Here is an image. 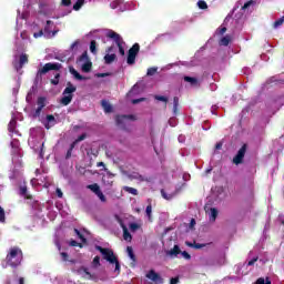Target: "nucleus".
<instances>
[{
    "instance_id": "10",
    "label": "nucleus",
    "mask_w": 284,
    "mask_h": 284,
    "mask_svg": "<svg viewBox=\"0 0 284 284\" xmlns=\"http://www.w3.org/2000/svg\"><path fill=\"white\" fill-rule=\"evenodd\" d=\"M69 72L70 74H72L74 77V79H77L78 81H85L88 78L81 75L79 73V71H77V69H74V67H69Z\"/></svg>"
},
{
    "instance_id": "12",
    "label": "nucleus",
    "mask_w": 284,
    "mask_h": 284,
    "mask_svg": "<svg viewBox=\"0 0 284 284\" xmlns=\"http://www.w3.org/2000/svg\"><path fill=\"white\" fill-rule=\"evenodd\" d=\"M114 61H116V54H114V53H106L105 55H104V63L106 64V65H110L111 63H114Z\"/></svg>"
},
{
    "instance_id": "33",
    "label": "nucleus",
    "mask_w": 284,
    "mask_h": 284,
    "mask_svg": "<svg viewBox=\"0 0 284 284\" xmlns=\"http://www.w3.org/2000/svg\"><path fill=\"white\" fill-rule=\"evenodd\" d=\"M159 72V68L158 67H151L148 69L146 71V77H154V74Z\"/></svg>"
},
{
    "instance_id": "56",
    "label": "nucleus",
    "mask_w": 284,
    "mask_h": 284,
    "mask_svg": "<svg viewBox=\"0 0 284 284\" xmlns=\"http://www.w3.org/2000/svg\"><path fill=\"white\" fill-rule=\"evenodd\" d=\"M55 193H57L58 199H63V191H61V189L58 187L55 190Z\"/></svg>"
},
{
    "instance_id": "58",
    "label": "nucleus",
    "mask_w": 284,
    "mask_h": 284,
    "mask_svg": "<svg viewBox=\"0 0 284 284\" xmlns=\"http://www.w3.org/2000/svg\"><path fill=\"white\" fill-rule=\"evenodd\" d=\"M142 101H145V98L134 99L132 100L133 105H136V103H141Z\"/></svg>"
},
{
    "instance_id": "47",
    "label": "nucleus",
    "mask_w": 284,
    "mask_h": 284,
    "mask_svg": "<svg viewBox=\"0 0 284 284\" xmlns=\"http://www.w3.org/2000/svg\"><path fill=\"white\" fill-rule=\"evenodd\" d=\"M80 43H81V41L75 40V41L71 44L70 50H72V52H74V50H77V48H79Z\"/></svg>"
},
{
    "instance_id": "50",
    "label": "nucleus",
    "mask_w": 284,
    "mask_h": 284,
    "mask_svg": "<svg viewBox=\"0 0 284 284\" xmlns=\"http://www.w3.org/2000/svg\"><path fill=\"white\" fill-rule=\"evenodd\" d=\"M183 258H185V261H190V258H192V255H190V253H187V251H183L181 252Z\"/></svg>"
},
{
    "instance_id": "53",
    "label": "nucleus",
    "mask_w": 284,
    "mask_h": 284,
    "mask_svg": "<svg viewBox=\"0 0 284 284\" xmlns=\"http://www.w3.org/2000/svg\"><path fill=\"white\" fill-rule=\"evenodd\" d=\"M253 3H254L253 0L245 2L244 6L242 7V10H247V8H250V6H252Z\"/></svg>"
},
{
    "instance_id": "6",
    "label": "nucleus",
    "mask_w": 284,
    "mask_h": 284,
    "mask_svg": "<svg viewBox=\"0 0 284 284\" xmlns=\"http://www.w3.org/2000/svg\"><path fill=\"white\" fill-rule=\"evenodd\" d=\"M245 152H247V144H243L237 151V154L233 158L234 165H241L245 159Z\"/></svg>"
},
{
    "instance_id": "23",
    "label": "nucleus",
    "mask_w": 284,
    "mask_h": 284,
    "mask_svg": "<svg viewBox=\"0 0 284 284\" xmlns=\"http://www.w3.org/2000/svg\"><path fill=\"white\" fill-rule=\"evenodd\" d=\"M124 192L132 194L133 196H139V191L132 186H123Z\"/></svg>"
},
{
    "instance_id": "64",
    "label": "nucleus",
    "mask_w": 284,
    "mask_h": 284,
    "mask_svg": "<svg viewBox=\"0 0 284 284\" xmlns=\"http://www.w3.org/2000/svg\"><path fill=\"white\" fill-rule=\"evenodd\" d=\"M221 148H223V143L222 142H217L215 144V150H221Z\"/></svg>"
},
{
    "instance_id": "20",
    "label": "nucleus",
    "mask_w": 284,
    "mask_h": 284,
    "mask_svg": "<svg viewBox=\"0 0 284 284\" xmlns=\"http://www.w3.org/2000/svg\"><path fill=\"white\" fill-rule=\"evenodd\" d=\"M217 216H219V210H216V207H211L210 221L214 223Z\"/></svg>"
},
{
    "instance_id": "42",
    "label": "nucleus",
    "mask_w": 284,
    "mask_h": 284,
    "mask_svg": "<svg viewBox=\"0 0 284 284\" xmlns=\"http://www.w3.org/2000/svg\"><path fill=\"white\" fill-rule=\"evenodd\" d=\"M74 233L77 234V236L83 242L85 243V236H83V233L81 231H79L78 229H74Z\"/></svg>"
},
{
    "instance_id": "62",
    "label": "nucleus",
    "mask_w": 284,
    "mask_h": 284,
    "mask_svg": "<svg viewBox=\"0 0 284 284\" xmlns=\"http://www.w3.org/2000/svg\"><path fill=\"white\" fill-rule=\"evenodd\" d=\"M72 156V149H69L65 154V159H70Z\"/></svg>"
},
{
    "instance_id": "2",
    "label": "nucleus",
    "mask_w": 284,
    "mask_h": 284,
    "mask_svg": "<svg viewBox=\"0 0 284 284\" xmlns=\"http://www.w3.org/2000/svg\"><path fill=\"white\" fill-rule=\"evenodd\" d=\"M95 250L102 254L104 261H108L111 265H115V272L121 274V264L119 263V258L114 255V251L111 248H105L102 246L97 245Z\"/></svg>"
},
{
    "instance_id": "40",
    "label": "nucleus",
    "mask_w": 284,
    "mask_h": 284,
    "mask_svg": "<svg viewBox=\"0 0 284 284\" xmlns=\"http://www.w3.org/2000/svg\"><path fill=\"white\" fill-rule=\"evenodd\" d=\"M283 23H284V16H283L282 18L277 19V20L274 22L273 27H274V28H281V26H282Z\"/></svg>"
},
{
    "instance_id": "13",
    "label": "nucleus",
    "mask_w": 284,
    "mask_h": 284,
    "mask_svg": "<svg viewBox=\"0 0 284 284\" xmlns=\"http://www.w3.org/2000/svg\"><path fill=\"white\" fill-rule=\"evenodd\" d=\"M125 119H131L132 121H134V115H118L115 118L116 125H123V121H125Z\"/></svg>"
},
{
    "instance_id": "4",
    "label": "nucleus",
    "mask_w": 284,
    "mask_h": 284,
    "mask_svg": "<svg viewBox=\"0 0 284 284\" xmlns=\"http://www.w3.org/2000/svg\"><path fill=\"white\" fill-rule=\"evenodd\" d=\"M61 68H63V65L59 62H53V63L48 62L43 65L42 69L38 70L36 79H41V77H43V74H48V72H50L51 70L59 72V70H61Z\"/></svg>"
},
{
    "instance_id": "7",
    "label": "nucleus",
    "mask_w": 284,
    "mask_h": 284,
    "mask_svg": "<svg viewBox=\"0 0 284 284\" xmlns=\"http://www.w3.org/2000/svg\"><path fill=\"white\" fill-rule=\"evenodd\" d=\"M146 278H149V281H153V283H163V278L154 270L146 273Z\"/></svg>"
},
{
    "instance_id": "22",
    "label": "nucleus",
    "mask_w": 284,
    "mask_h": 284,
    "mask_svg": "<svg viewBox=\"0 0 284 284\" xmlns=\"http://www.w3.org/2000/svg\"><path fill=\"white\" fill-rule=\"evenodd\" d=\"M161 195H162V199H165V201H172L174 196H176V194L174 193H170L168 194V192H165V190H161Z\"/></svg>"
},
{
    "instance_id": "1",
    "label": "nucleus",
    "mask_w": 284,
    "mask_h": 284,
    "mask_svg": "<svg viewBox=\"0 0 284 284\" xmlns=\"http://www.w3.org/2000/svg\"><path fill=\"white\" fill-rule=\"evenodd\" d=\"M23 261V251L19 246L10 247L7 256H6V263L9 265V267H12L13 270H17L19 265H21Z\"/></svg>"
},
{
    "instance_id": "18",
    "label": "nucleus",
    "mask_w": 284,
    "mask_h": 284,
    "mask_svg": "<svg viewBox=\"0 0 284 284\" xmlns=\"http://www.w3.org/2000/svg\"><path fill=\"white\" fill-rule=\"evenodd\" d=\"M122 230L124 241H132V234H130V231H128V226H125V224H122Z\"/></svg>"
},
{
    "instance_id": "55",
    "label": "nucleus",
    "mask_w": 284,
    "mask_h": 284,
    "mask_svg": "<svg viewBox=\"0 0 284 284\" xmlns=\"http://www.w3.org/2000/svg\"><path fill=\"white\" fill-rule=\"evenodd\" d=\"M60 255L62 256V261L67 262L68 258H70V255H68L67 252H61Z\"/></svg>"
},
{
    "instance_id": "44",
    "label": "nucleus",
    "mask_w": 284,
    "mask_h": 284,
    "mask_svg": "<svg viewBox=\"0 0 284 284\" xmlns=\"http://www.w3.org/2000/svg\"><path fill=\"white\" fill-rule=\"evenodd\" d=\"M93 265H94V267H99V266H101V257L100 256H95L94 258H93Z\"/></svg>"
},
{
    "instance_id": "46",
    "label": "nucleus",
    "mask_w": 284,
    "mask_h": 284,
    "mask_svg": "<svg viewBox=\"0 0 284 284\" xmlns=\"http://www.w3.org/2000/svg\"><path fill=\"white\" fill-rule=\"evenodd\" d=\"M69 245L71 247H83V245H81L79 242H77V240H71Z\"/></svg>"
},
{
    "instance_id": "34",
    "label": "nucleus",
    "mask_w": 284,
    "mask_h": 284,
    "mask_svg": "<svg viewBox=\"0 0 284 284\" xmlns=\"http://www.w3.org/2000/svg\"><path fill=\"white\" fill-rule=\"evenodd\" d=\"M16 129H17V120L12 119L9 122L8 130H9V132H14Z\"/></svg>"
},
{
    "instance_id": "8",
    "label": "nucleus",
    "mask_w": 284,
    "mask_h": 284,
    "mask_svg": "<svg viewBox=\"0 0 284 284\" xmlns=\"http://www.w3.org/2000/svg\"><path fill=\"white\" fill-rule=\"evenodd\" d=\"M130 179H134L135 181H140V183H150L151 179L144 175H141L140 173H133L130 175Z\"/></svg>"
},
{
    "instance_id": "29",
    "label": "nucleus",
    "mask_w": 284,
    "mask_h": 284,
    "mask_svg": "<svg viewBox=\"0 0 284 284\" xmlns=\"http://www.w3.org/2000/svg\"><path fill=\"white\" fill-rule=\"evenodd\" d=\"M51 26H54V22H52L51 20H48L47 24L44 27L45 34H51V32H52V27Z\"/></svg>"
},
{
    "instance_id": "15",
    "label": "nucleus",
    "mask_w": 284,
    "mask_h": 284,
    "mask_svg": "<svg viewBox=\"0 0 284 284\" xmlns=\"http://www.w3.org/2000/svg\"><path fill=\"white\" fill-rule=\"evenodd\" d=\"M28 54H26V53H22L21 55H20V59H19V65L18 67H16L17 68V70H21V68H23V65L26 64V63H28Z\"/></svg>"
},
{
    "instance_id": "30",
    "label": "nucleus",
    "mask_w": 284,
    "mask_h": 284,
    "mask_svg": "<svg viewBox=\"0 0 284 284\" xmlns=\"http://www.w3.org/2000/svg\"><path fill=\"white\" fill-rule=\"evenodd\" d=\"M173 114H179V97L173 98Z\"/></svg>"
},
{
    "instance_id": "52",
    "label": "nucleus",
    "mask_w": 284,
    "mask_h": 284,
    "mask_svg": "<svg viewBox=\"0 0 284 284\" xmlns=\"http://www.w3.org/2000/svg\"><path fill=\"white\" fill-rule=\"evenodd\" d=\"M81 270H82V272H84V274L88 275V278H89V280H92V273H90V272L88 271V267H81Z\"/></svg>"
},
{
    "instance_id": "32",
    "label": "nucleus",
    "mask_w": 284,
    "mask_h": 284,
    "mask_svg": "<svg viewBox=\"0 0 284 284\" xmlns=\"http://www.w3.org/2000/svg\"><path fill=\"white\" fill-rule=\"evenodd\" d=\"M126 252H128L129 257L131 258V261L135 262L136 261V255H134V250L132 248V246H128Z\"/></svg>"
},
{
    "instance_id": "57",
    "label": "nucleus",
    "mask_w": 284,
    "mask_h": 284,
    "mask_svg": "<svg viewBox=\"0 0 284 284\" xmlns=\"http://www.w3.org/2000/svg\"><path fill=\"white\" fill-rule=\"evenodd\" d=\"M43 36V30H40L39 32L33 33L34 39H39Z\"/></svg>"
},
{
    "instance_id": "27",
    "label": "nucleus",
    "mask_w": 284,
    "mask_h": 284,
    "mask_svg": "<svg viewBox=\"0 0 284 284\" xmlns=\"http://www.w3.org/2000/svg\"><path fill=\"white\" fill-rule=\"evenodd\" d=\"M90 61V57H88V51H84L79 58L78 63H83Z\"/></svg>"
},
{
    "instance_id": "24",
    "label": "nucleus",
    "mask_w": 284,
    "mask_h": 284,
    "mask_svg": "<svg viewBox=\"0 0 284 284\" xmlns=\"http://www.w3.org/2000/svg\"><path fill=\"white\" fill-rule=\"evenodd\" d=\"M48 99L45 97H39L37 100L38 108H45Z\"/></svg>"
},
{
    "instance_id": "17",
    "label": "nucleus",
    "mask_w": 284,
    "mask_h": 284,
    "mask_svg": "<svg viewBox=\"0 0 284 284\" xmlns=\"http://www.w3.org/2000/svg\"><path fill=\"white\" fill-rule=\"evenodd\" d=\"M101 105L106 114H110V112H112V104H110L108 100H102Z\"/></svg>"
},
{
    "instance_id": "59",
    "label": "nucleus",
    "mask_w": 284,
    "mask_h": 284,
    "mask_svg": "<svg viewBox=\"0 0 284 284\" xmlns=\"http://www.w3.org/2000/svg\"><path fill=\"white\" fill-rule=\"evenodd\" d=\"M255 284H265V278L258 277L255 282Z\"/></svg>"
},
{
    "instance_id": "54",
    "label": "nucleus",
    "mask_w": 284,
    "mask_h": 284,
    "mask_svg": "<svg viewBox=\"0 0 284 284\" xmlns=\"http://www.w3.org/2000/svg\"><path fill=\"white\" fill-rule=\"evenodd\" d=\"M87 154H88V156H91V154L93 156H99V151H94V150L91 149L90 151L87 152Z\"/></svg>"
},
{
    "instance_id": "3",
    "label": "nucleus",
    "mask_w": 284,
    "mask_h": 284,
    "mask_svg": "<svg viewBox=\"0 0 284 284\" xmlns=\"http://www.w3.org/2000/svg\"><path fill=\"white\" fill-rule=\"evenodd\" d=\"M106 37L108 39H112L114 41V43L119 48V53L121 54V57H125V49L123 48L125 41H123L121 34L116 33L113 30H109Z\"/></svg>"
},
{
    "instance_id": "48",
    "label": "nucleus",
    "mask_w": 284,
    "mask_h": 284,
    "mask_svg": "<svg viewBox=\"0 0 284 284\" xmlns=\"http://www.w3.org/2000/svg\"><path fill=\"white\" fill-rule=\"evenodd\" d=\"M85 139H88V134L82 133L81 135L78 136V139L75 140V143H81V141H85Z\"/></svg>"
},
{
    "instance_id": "14",
    "label": "nucleus",
    "mask_w": 284,
    "mask_h": 284,
    "mask_svg": "<svg viewBox=\"0 0 284 284\" xmlns=\"http://www.w3.org/2000/svg\"><path fill=\"white\" fill-rule=\"evenodd\" d=\"M73 94H65V95H63L62 98H61V100H60V103L62 104V105H70V103H72V99H73Z\"/></svg>"
},
{
    "instance_id": "35",
    "label": "nucleus",
    "mask_w": 284,
    "mask_h": 284,
    "mask_svg": "<svg viewBox=\"0 0 284 284\" xmlns=\"http://www.w3.org/2000/svg\"><path fill=\"white\" fill-rule=\"evenodd\" d=\"M90 52H92V54H97V41L92 40L90 42Z\"/></svg>"
},
{
    "instance_id": "61",
    "label": "nucleus",
    "mask_w": 284,
    "mask_h": 284,
    "mask_svg": "<svg viewBox=\"0 0 284 284\" xmlns=\"http://www.w3.org/2000/svg\"><path fill=\"white\" fill-rule=\"evenodd\" d=\"M170 284H179V277H172Z\"/></svg>"
},
{
    "instance_id": "45",
    "label": "nucleus",
    "mask_w": 284,
    "mask_h": 284,
    "mask_svg": "<svg viewBox=\"0 0 284 284\" xmlns=\"http://www.w3.org/2000/svg\"><path fill=\"white\" fill-rule=\"evenodd\" d=\"M43 111V109L41 106H38L33 113V118L38 119V116H41V112Z\"/></svg>"
},
{
    "instance_id": "39",
    "label": "nucleus",
    "mask_w": 284,
    "mask_h": 284,
    "mask_svg": "<svg viewBox=\"0 0 284 284\" xmlns=\"http://www.w3.org/2000/svg\"><path fill=\"white\" fill-rule=\"evenodd\" d=\"M20 194L22 196H26V199H31L30 196H28V187L27 186H21L20 187Z\"/></svg>"
},
{
    "instance_id": "16",
    "label": "nucleus",
    "mask_w": 284,
    "mask_h": 284,
    "mask_svg": "<svg viewBox=\"0 0 284 284\" xmlns=\"http://www.w3.org/2000/svg\"><path fill=\"white\" fill-rule=\"evenodd\" d=\"M166 254L169 256H179V254H181V247H179V245L175 244L173 248L166 252Z\"/></svg>"
},
{
    "instance_id": "28",
    "label": "nucleus",
    "mask_w": 284,
    "mask_h": 284,
    "mask_svg": "<svg viewBox=\"0 0 284 284\" xmlns=\"http://www.w3.org/2000/svg\"><path fill=\"white\" fill-rule=\"evenodd\" d=\"M88 190H91V192H93V194H97L98 192L101 191V186H99V184L94 183V184L88 185Z\"/></svg>"
},
{
    "instance_id": "51",
    "label": "nucleus",
    "mask_w": 284,
    "mask_h": 284,
    "mask_svg": "<svg viewBox=\"0 0 284 284\" xmlns=\"http://www.w3.org/2000/svg\"><path fill=\"white\" fill-rule=\"evenodd\" d=\"M61 6H63L64 8H68L72 6V0H62Z\"/></svg>"
},
{
    "instance_id": "11",
    "label": "nucleus",
    "mask_w": 284,
    "mask_h": 284,
    "mask_svg": "<svg viewBox=\"0 0 284 284\" xmlns=\"http://www.w3.org/2000/svg\"><path fill=\"white\" fill-rule=\"evenodd\" d=\"M73 92H77V87H74L73 84H72V82H68L67 83V88L64 89V91H63V95H70V94H72Z\"/></svg>"
},
{
    "instance_id": "60",
    "label": "nucleus",
    "mask_w": 284,
    "mask_h": 284,
    "mask_svg": "<svg viewBox=\"0 0 284 284\" xmlns=\"http://www.w3.org/2000/svg\"><path fill=\"white\" fill-rule=\"evenodd\" d=\"M256 261H258V257H254L253 260L248 261L247 265L252 266L254 263H256Z\"/></svg>"
},
{
    "instance_id": "19",
    "label": "nucleus",
    "mask_w": 284,
    "mask_h": 284,
    "mask_svg": "<svg viewBox=\"0 0 284 284\" xmlns=\"http://www.w3.org/2000/svg\"><path fill=\"white\" fill-rule=\"evenodd\" d=\"M82 72H92V61H87L85 63L82 64V68H81Z\"/></svg>"
},
{
    "instance_id": "49",
    "label": "nucleus",
    "mask_w": 284,
    "mask_h": 284,
    "mask_svg": "<svg viewBox=\"0 0 284 284\" xmlns=\"http://www.w3.org/2000/svg\"><path fill=\"white\" fill-rule=\"evenodd\" d=\"M129 227H130L131 232H136V230H139V227H141V226L136 223H131L129 225Z\"/></svg>"
},
{
    "instance_id": "38",
    "label": "nucleus",
    "mask_w": 284,
    "mask_h": 284,
    "mask_svg": "<svg viewBox=\"0 0 284 284\" xmlns=\"http://www.w3.org/2000/svg\"><path fill=\"white\" fill-rule=\"evenodd\" d=\"M155 101H162V103H168L169 99L164 95H154Z\"/></svg>"
},
{
    "instance_id": "25",
    "label": "nucleus",
    "mask_w": 284,
    "mask_h": 284,
    "mask_svg": "<svg viewBox=\"0 0 284 284\" xmlns=\"http://www.w3.org/2000/svg\"><path fill=\"white\" fill-rule=\"evenodd\" d=\"M184 81L186 83H191V85H199V80L196 78H192V77L185 75L184 77Z\"/></svg>"
},
{
    "instance_id": "31",
    "label": "nucleus",
    "mask_w": 284,
    "mask_h": 284,
    "mask_svg": "<svg viewBox=\"0 0 284 284\" xmlns=\"http://www.w3.org/2000/svg\"><path fill=\"white\" fill-rule=\"evenodd\" d=\"M230 41H232V38L230 36H225L220 40V45H230Z\"/></svg>"
},
{
    "instance_id": "37",
    "label": "nucleus",
    "mask_w": 284,
    "mask_h": 284,
    "mask_svg": "<svg viewBox=\"0 0 284 284\" xmlns=\"http://www.w3.org/2000/svg\"><path fill=\"white\" fill-rule=\"evenodd\" d=\"M145 212H146V216H148L149 221H152V204H149L146 206Z\"/></svg>"
},
{
    "instance_id": "9",
    "label": "nucleus",
    "mask_w": 284,
    "mask_h": 284,
    "mask_svg": "<svg viewBox=\"0 0 284 284\" xmlns=\"http://www.w3.org/2000/svg\"><path fill=\"white\" fill-rule=\"evenodd\" d=\"M57 123V119L52 114L47 115V123H44L45 130H50V128L54 126Z\"/></svg>"
},
{
    "instance_id": "41",
    "label": "nucleus",
    "mask_w": 284,
    "mask_h": 284,
    "mask_svg": "<svg viewBox=\"0 0 284 284\" xmlns=\"http://www.w3.org/2000/svg\"><path fill=\"white\" fill-rule=\"evenodd\" d=\"M6 222V210H3V207L0 206V223H4Z\"/></svg>"
},
{
    "instance_id": "26",
    "label": "nucleus",
    "mask_w": 284,
    "mask_h": 284,
    "mask_svg": "<svg viewBox=\"0 0 284 284\" xmlns=\"http://www.w3.org/2000/svg\"><path fill=\"white\" fill-rule=\"evenodd\" d=\"M83 6H85V0H78L74 4H73V10H75V12H79V10L81 8H83Z\"/></svg>"
},
{
    "instance_id": "43",
    "label": "nucleus",
    "mask_w": 284,
    "mask_h": 284,
    "mask_svg": "<svg viewBox=\"0 0 284 284\" xmlns=\"http://www.w3.org/2000/svg\"><path fill=\"white\" fill-rule=\"evenodd\" d=\"M95 195H98V197L100 199V201L102 203H105V201H108V199H105V195L103 194V192L101 190L98 193H95Z\"/></svg>"
},
{
    "instance_id": "36",
    "label": "nucleus",
    "mask_w": 284,
    "mask_h": 284,
    "mask_svg": "<svg viewBox=\"0 0 284 284\" xmlns=\"http://www.w3.org/2000/svg\"><path fill=\"white\" fill-rule=\"evenodd\" d=\"M197 7L200 8V10H207V2H205L204 0H199Z\"/></svg>"
},
{
    "instance_id": "63",
    "label": "nucleus",
    "mask_w": 284,
    "mask_h": 284,
    "mask_svg": "<svg viewBox=\"0 0 284 284\" xmlns=\"http://www.w3.org/2000/svg\"><path fill=\"white\" fill-rule=\"evenodd\" d=\"M51 84L52 85H59V80L58 79H51Z\"/></svg>"
},
{
    "instance_id": "21",
    "label": "nucleus",
    "mask_w": 284,
    "mask_h": 284,
    "mask_svg": "<svg viewBox=\"0 0 284 284\" xmlns=\"http://www.w3.org/2000/svg\"><path fill=\"white\" fill-rule=\"evenodd\" d=\"M185 244L187 245V247H194V250H203V247H205V244H201V243H192V242H185Z\"/></svg>"
},
{
    "instance_id": "5",
    "label": "nucleus",
    "mask_w": 284,
    "mask_h": 284,
    "mask_svg": "<svg viewBox=\"0 0 284 284\" xmlns=\"http://www.w3.org/2000/svg\"><path fill=\"white\" fill-rule=\"evenodd\" d=\"M141 50V45L139 43H134L132 48L129 49L126 63L129 65H134L136 63V55L139 54V51Z\"/></svg>"
}]
</instances>
